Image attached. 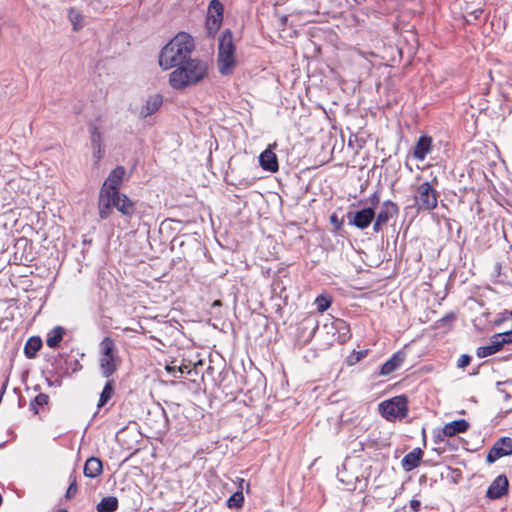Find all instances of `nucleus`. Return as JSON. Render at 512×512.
<instances>
[{"label":"nucleus","mask_w":512,"mask_h":512,"mask_svg":"<svg viewBox=\"0 0 512 512\" xmlns=\"http://www.w3.org/2000/svg\"><path fill=\"white\" fill-rule=\"evenodd\" d=\"M244 505V495L241 490L234 492L227 500L229 508H241Z\"/></svg>","instance_id":"31"},{"label":"nucleus","mask_w":512,"mask_h":512,"mask_svg":"<svg viewBox=\"0 0 512 512\" xmlns=\"http://www.w3.org/2000/svg\"><path fill=\"white\" fill-rule=\"evenodd\" d=\"M115 195L105 190H100L98 207L101 219H106L111 215L112 208L115 207Z\"/></svg>","instance_id":"16"},{"label":"nucleus","mask_w":512,"mask_h":512,"mask_svg":"<svg viewBox=\"0 0 512 512\" xmlns=\"http://www.w3.org/2000/svg\"><path fill=\"white\" fill-rule=\"evenodd\" d=\"M162 102V97L159 94L150 96L140 110V117L147 118L155 113L161 107Z\"/></svg>","instance_id":"24"},{"label":"nucleus","mask_w":512,"mask_h":512,"mask_svg":"<svg viewBox=\"0 0 512 512\" xmlns=\"http://www.w3.org/2000/svg\"><path fill=\"white\" fill-rule=\"evenodd\" d=\"M432 148V138L429 136H421L413 148V157L419 161H423Z\"/></svg>","instance_id":"18"},{"label":"nucleus","mask_w":512,"mask_h":512,"mask_svg":"<svg viewBox=\"0 0 512 512\" xmlns=\"http://www.w3.org/2000/svg\"><path fill=\"white\" fill-rule=\"evenodd\" d=\"M479 356V358H484L486 356H489L490 354H486V353H483V354H477Z\"/></svg>","instance_id":"50"},{"label":"nucleus","mask_w":512,"mask_h":512,"mask_svg":"<svg viewBox=\"0 0 512 512\" xmlns=\"http://www.w3.org/2000/svg\"><path fill=\"white\" fill-rule=\"evenodd\" d=\"M114 342L110 337H105L100 343V352H113Z\"/></svg>","instance_id":"38"},{"label":"nucleus","mask_w":512,"mask_h":512,"mask_svg":"<svg viewBox=\"0 0 512 512\" xmlns=\"http://www.w3.org/2000/svg\"><path fill=\"white\" fill-rule=\"evenodd\" d=\"M405 355L406 354H393V356L380 367L379 375L388 376L399 369L405 361Z\"/></svg>","instance_id":"21"},{"label":"nucleus","mask_w":512,"mask_h":512,"mask_svg":"<svg viewBox=\"0 0 512 512\" xmlns=\"http://www.w3.org/2000/svg\"><path fill=\"white\" fill-rule=\"evenodd\" d=\"M103 472V463L98 457H89L83 468V473L88 478H96Z\"/></svg>","instance_id":"22"},{"label":"nucleus","mask_w":512,"mask_h":512,"mask_svg":"<svg viewBox=\"0 0 512 512\" xmlns=\"http://www.w3.org/2000/svg\"><path fill=\"white\" fill-rule=\"evenodd\" d=\"M239 355L240 354L230 355L229 364L232 368V373L225 372L219 382L218 389L224 395V400L227 402L236 400L238 393L241 391L236 380V373H238V370L235 365V362L238 360L237 356Z\"/></svg>","instance_id":"6"},{"label":"nucleus","mask_w":512,"mask_h":512,"mask_svg":"<svg viewBox=\"0 0 512 512\" xmlns=\"http://www.w3.org/2000/svg\"><path fill=\"white\" fill-rule=\"evenodd\" d=\"M169 83L174 89H184L195 85L207 76V64L199 59H189L175 67Z\"/></svg>","instance_id":"2"},{"label":"nucleus","mask_w":512,"mask_h":512,"mask_svg":"<svg viewBox=\"0 0 512 512\" xmlns=\"http://www.w3.org/2000/svg\"><path fill=\"white\" fill-rule=\"evenodd\" d=\"M510 382L512 383V380H507V381H504V382H502V381H498V382L496 383L498 390H499V391H501V392H504L503 390H501V389H500V386H501V385H503V384H505V383H510Z\"/></svg>","instance_id":"47"},{"label":"nucleus","mask_w":512,"mask_h":512,"mask_svg":"<svg viewBox=\"0 0 512 512\" xmlns=\"http://www.w3.org/2000/svg\"><path fill=\"white\" fill-rule=\"evenodd\" d=\"M509 481L506 475H498L486 491V497L490 500H497L508 494Z\"/></svg>","instance_id":"12"},{"label":"nucleus","mask_w":512,"mask_h":512,"mask_svg":"<svg viewBox=\"0 0 512 512\" xmlns=\"http://www.w3.org/2000/svg\"><path fill=\"white\" fill-rule=\"evenodd\" d=\"M250 396H249V400L250 401H253L254 400V396H257L259 397L260 396V390L258 388H252V389H249L248 392H247Z\"/></svg>","instance_id":"44"},{"label":"nucleus","mask_w":512,"mask_h":512,"mask_svg":"<svg viewBox=\"0 0 512 512\" xmlns=\"http://www.w3.org/2000/svg\"><path fill=\"white\" fill-rule=\"evenodd\" d=\"M414 200L419 211H431L437 207L438 193L432 184L426 181L417 187Z\"/></svg>","instance_id":"7"},{"label":"nucleus","mask_w":512,"mask_h":512,"mask_svg":"<svg viewBox=\"0 0 512 512\" xmlns=\"http://www.w3.org/2000/svg\"><path fill=\"white\" fill-rule=\"evenodd\" d=\"M98 362L101 375L107 379H110L122 365L119 354H100Z\"/></svg>","instance_id":"10"},{"label":"nucleus","mask_w":512,"mask_h":512,"mask_svg":"<svg viewBox=\"0 0 512 512\" xmlns=\"http://www.w3.org/2000/svg\"><path fill=\"white\" fill-rule=\"evenodd\" d=\"M303 324L311 329V333H314L317 329V321L312 317H308L304 320Z\"/></svg>","instance_id":"42"},{"label":"nucleus","mask_w":512,"mask_h":512,"mask_svg":"<svg viewBox=\"0 0 512 512\" xmlns=\"http://www.w3.org/2000/svg\"><path fill=\"white\" fill-rule=\"evenodd\" d=\"M239 361L241 362L242 366H244V358H240Z\"/></svg>","instance_id":"54"},{"label":"nucleus","mask_w":512,"mask_h":512,"mask_svg":"<svg viewBox=\"0 0 512 512\" xmlns=\"http://www.w3.org/2000/svg\"><path fill=\"white\" fill-rule=\"evenodd\" d=\"M248 362H249L250 367H252L253 366V362H252V360L249 357H248Z\"/></svg>","instance_id":"52"},{"label":"nucleus","mask_w":512,"mask_h":512,"mask_svg":"<svg viewBox=\"0 0 512 512\" xmlns=\"http://www.w3.org/2000/svg\"><path fill=\"white\" fill-rule=\"evenodd\" d=\"M368 354H350L346 358V363L349 366L355 365L356 363L360 362L362 359H364Z\"/></svg>","instance_id":"40"},{"label":"nucleus","mask_w":512,"mask_h":512,"mask_svg":"<svg viewBox=\"0 0 512 512\" xmlns=\"http://www.w3.org/2000/svg\"><path fill=\"white\" fill-rule=\"evenodd\" d=\"M249 490H250V484H249V483H247V484H246V492H247V493H249Z\"/></svg>","instance_id":"51"},{"label":"nucleus","mask_w":512,"mask_h":512,"mask_svg":"<svg viewBox=\"0 0 512 512\" xmlns=\"http://www.w3.org/2000/svg\"><path fill=\"white\" fill-rule=\"evenodd\" d=\"M341 482H346V483H349V481H346L344 478L340 477L339 478Z\"/></svg>","instance_id":"53"},{"label":"nucleus","mask_w":512,"mask_h":512,"mask_svg":"<svg viewBox=\"0 0 512 512\" xmlns=\"http://www.w3.org/2000/svg\"><path fill=\"white\" fill-rule=\"evenodd\" d=\"M69 481H70V484H69L68 489H67L66 494H65V498L68 499V500H70L73 497H75V495L78 492V485H77V478H76V475H75V471H73L70 474Z\"/></svg>","instance_id":"34"},{"label":"nucleus","mask_w":512,"mask_h":512,"mask_svg":"<svg viewBox=\"0 0 512 512\" xmlns=\"http://www.w3.org/2000/svg\"><path fill=\"white\" fill-rule=\"evenodd\" d=\"M508 321H512V310H505L504 312L500 313L499 317L494 320V325L499 327Z\"/></svg>","instance_id":"36"},{"label":"nucleus","mask_w":512,"mask_h":512,"mask_svg":"<svg viewBox=\"0 0 512 512\" xmlns=\"http://www.w3.org/2000/svg\"><path fill=\"white\" fill-rule=\"evenodd\" d=\"M115 393V381L113 379H107L102 392L100 393V397L98 400L97 407L102 408L105 406L109 400L112 398V396Z\"/></svg>","instance_id":"26"},{"label":"nucleus","mask_w":512,"mask_h":512,"mask_svg":"<svg viewBox=\"0 0 512 512\" xmlns=\"http://www.w3.org/2000/svg\"><path fill=\"white\" fill-rule=\"evenodd\" d=\"M223 4L219 0H211L208 6L206 28L210 35L215 34L223 20Z\"/></svg>","instance_id":"8"},{"label":"nucleus","mask_w":512,"mask_h":512,"mask_svg":"<svg viewBox=\"0 0 512 512\" xmlns=\"http://www.w3.org/2000/svg\"><path fill=\"white\" fill-rule=\"evenodd\" d=\"M471 355L470 354H462L461 357L457 361V366L459 368H465L468 366L471 362Z\"/></svg>","instance_id":"41"},{"label":"nucleus","mask_w":512,"mask_h":512,"mask_svg":"<svg viewBox=\"0 0 512 512\" xmlns=\"http://www.w3.org/2000/svg\"><path fill=\"white\" fill-rule=\"evenodd\" d=\"M379 412L383 418L390 422L405 418L409 412L408 397L399 395L381 402Z\"/></svg>","instance_id":"5"},{"label":"nucleus","mask_w":512,"mask_h":512,"mask_svg":"<svg viewBox=\"0 0 512 512\" xmlns=\"http://www.w3.org/2000/svg\"><path fill=\"white\" fill-rule=\"evenodd\" d=\"M57 512H68L66 509H59Z\"/></svg>","instance_id":"55"},{"label":"nucleus","mask_w":512,"mask_h":512,"mask_svg":"<svg viewBox=\"0 0 512 512\" xmlns=\"http://www.w3.org/2000/svg\"><path fill=\"white\" fill-rule=\"evenodd\" d=\"M208 357H209V365L205 369V372L208 375L213 376V374L215 372V367L212 365L213 363H217L218 368H221L222 366H223V368L225 367L226 359L223 357V354H219V353L208 354Z\"/></svg>","instance_id":"28"},{"label":"nucleus","mask_w":512,"mask_h":512,"mask_svg":"<svg viewBox=\"0 0 512 512\" xmlns=\"http://www.w3.org/2000/svg\"><path fill=\"white\" fill-rule=\"evenodd\" d=\"M169 328H172V326L170 324H166L165 327L161 328V331H164V330L167 331V329H169Z\"/></svg>","instance_id":"49"},{"label":"nucleus","mask_w":512,"mask_h":512,"mask_svg":"<svg viewBox=\"0 0 512 512\" xmlns=\"http://www.w3.org/2000/svg\"><path fill=\"white\" fill-rule=\"evenodd\" d=\"M118 509V499L114 496H108L101 499L97 504V512H115Z\"/></svg>","instance_id":"27"},{"label":"nucleus","mask_w":512,"mask_h":512,"mask_svg":"<svg viewBox=\"0 0 512 512\" xmlns=\"http://www.w3.org/2000/svg\"><path fill=\"white\" fill-rule=\"evenodd\" d=\"M28 359H34L38 354H25Z\"/></svg>","instance_id":"48"},{"label":"nucleus","mask_w":512,"mask_h":512,"mask_svg":"<svg viewBox=\"0 0 512 512\" xmlns=\"http://www.w3.org/2000/svg\"><path fill=\"white\" fill-rule=\"evenodd\" d=\"M423 451L421 448H414L411 452L407 453L401 460L402 468L406 472H410L417 468L422 460Z\"/></svg>","instance_id":"17"},{"label":"nucleus","mask_w":512,"mask_h":512,"mask_svg":"<svg viewBox=\"0 0 512 512\" xmlns=\"http://www.w3.org/2000/svg\"><path fill=\"white\" fill-rule=\"evenodd\" d=\"M330 220H331V222H332V223L336 224L338 228H339V227L341 226V224H342L341 222H338L337 216H336V215H334V214L330 217Z\"/></svg>","instance_id":"46"},{"label":"nucleus","mask_w":512,"mask_h":512,"mask_svg":"<svg viewBox=\"0 0 512 512\" xmlns=\"http://www.w3.org/2000/svg\"><path fill=\"white\" fill-rule=\"evenodd\" d=\"M115 208L126 217L133 216L136 210L133 201L121 193L115 195Z\"/></svg>","instance_id":"19"},{"label":"nucleus","mask_w":512,"mask_h":512,"mask_svg":"<svg viewBox=\"0 0 512 512\" xmlns=\"http://www.w3.org/2000/svg\"><path fill=\"white\" fill-rule=\"evenodd\" d=\"M238 490H243L245 480L243 478H237Z\"/></svg>","instance_id":"45"},{"label":"nucleus","mask_w":512,"mask_h":512,"mask_svg":"<svg viewBox=\"0 0 512 512\" xmlns=\"http://www.w3.org/2000/svg\"><path fill=\"white\" fill-rule=\"evenodd\" d=\"M125 174V168L123 166H117L114 170L110 172L101 190H105L106 192L113 194L120 193L119 187L124 179Z\"/></svg>","instance_id":"14"},{"label":"nucleus","mask_w":512,"mask_h":512,"mask_svg":"<svg viewBox=\"0 0 512 512\" xmlns=\"http://www.w3.org/2000/svg\"><path fill=\"white\" fill-rule=\"evenodd\" d=\"M398 213V207L395 203L391 201H386L383 203L381 210L378 212L375 217V222L373 224L374 232L378 233L382 226L385 225L391 217Z\"/></svg>","instance_id":"13"},{"label":"nucleus","mask_w":512,"mask_h":512,"mask_svg":"<svg viewBox=\"0 0 512 512\" xmlns=\"http://www.w3.org/2000/svg\"><path fill=\"white\" fill-rule=\"evenodd\" d=\"M511 454L512 438L504 436L498 439L491 447V449L488 451L486 461L487 463L492 464L501 457L509 456Z\"/></svg>","instance_id":"9"},{"label":"nucleus","mask_w":512,"mask_h":512,"mask_svg":"<svg viewBox=\"0 0 512 512\" xmlns=\"http://www.w3.org/2000/svg\"><path fill=\"white\" fill-rule=\"evenodd\" d=\"M104 156L103 145L92 147V157L95 164H98Z\"/></svg>","instance_id":"39"},{"label":"nucleus","mask_w":512,"mask_h":512,"mask_svg":"<svg viewBox=\"0 0 512 512\" xmlns=\"http://www.w3.org/2000/svg\"><path fill=\"white\" fill-rule=\"evenodd\" d=\"M89 132H90L91 147L103 145L102 135H101V132L96 124H94V123L90 124Z\"/></svg>","instance_id":"32"},{"label":"nucleus","mask_w":512,"mask_h":512,"mask_svg":"<svg viewBox=\"0 0 512 512\" xmlns=\"http://www.w3.org/2000/svg\"><path fill=\"white\" fill-rule=\"evenodd\" d=\"M509 397H510V395L505 392V398L508 399Z\"/></svg>","instance_id":"57"},{"label":"nucleus","mask_w":512,"mask_h":512,"mask_svg":"<svg viewBox=\"0 0 512 512\" xmlns=\"http://www.w3.org/2000/svg\"><path fill=\"white\" fill-rule=\"evenodd\" d=\"M57 357L61 360L63 359L67 365L69 364V367L66 368L67 373H69V371L76 373L82 369V365L77 359H70V354H57Z\"/></svg>","instance_id":"30"},{"label":"nucleus","mask_w":512,"mask_h":512,"mask_svg":"<svg viewBox=\"0 0 512 512\" xmlns=\"http://www.w3.org/2000/svg\"><path fill=\"white\" fill-rule=\"evenodd\" d=\"M375 218V211L373 208H364L356 212H348V224L357 227L358 229L367 228Z\"/></svg>","instance_id":"11"},{"label":"nucleus","mask_w":512,"mask_h":512,"mask_svg":"<svg viewBox=\"0 0 512 512\" xmlns=\"http://www.w3.org/2000/svg\"><path fill=\"white\" fill-rule=\"evenodd\" d=\"M217 64L222 75L230 74L236 64L235 46L229 29L225 30L219 39Z\"/></svg>","instance_id":"3"},{"label":"nucleus","mask_w":512,"mask_h":512,"mask_svg":"<svg viewBox=\"0 0 512 512\" xmlns=\"http://www.w3.org/2000/svg\"><path fill=\"white\" fill-rule=\"evenodd\" d=\"M65 334V329L62 326H56L48 332L46 343L50 349H56L59 347L60 342Z\"/></svg>","instance_id":"25"},{"label":"nucleus","mask_w":512,"mask_h":512,"mask_svg":"<svg viewBox=\"0 0 512 512\" xmlns=\"http://www.w3.org/2000/svg\"><path fill=\"white\" fill-rule=\"evenodd\" d=\"M438 440H439V441H442V440H443V439L441 438V436H440V435L437 437V440H435V441L437 442Z\"/></svg>","instance_id":"56"},{"label":"nucleus","mask_w":512,"mask_h":512,"mask_svg":"<svg viewBox=\"0 0 512 512\" xmlns=\"http://www.w3.org/2000/svg\"><path fill=\"white\" fill-rule=\"evenodd\" d=\"M512 343V330L494 334L488 346L478 347L477 352H498L505 344Z\"/></svg>","instance_id":"15"},{"label":"nucleus","mask_w":512,"mask_h":512,"mask_svg":"<svg viewBox=\"0 0 512 512\" xmlns=\"http://www.w3.org/2000/svg\"><path fill=\"white\" fill-rule=\"evenodd\" d=\"M194 50V40L186 32H179L161 50L159 65L167 70L191 59Z\"/></svg>","instance_id":"1"},{"label":"nucleus","mask_w":512,"mask_h":512,"mask_svg":"<svg viewBox=\"0 0 512 512\" xmlns=\"http://www.w3.org/2000/svg\"><path fill=\"white\" fill-rule=\"evenodd\" d=\"M409 505L414 512H418L421 509V502L419 500L412 499L410 500Z\"/></svg>","instance_id":"43"},{"label":"nucleus","mask_w":512,"mask_h":512,"mask_svg":"<svg viewBox=\"0 0 512 512\" xmlns=\"http://www.w3.org/2000/svg\"><path fill=\"white\" fill-rule=\"evenodd\" d=\"M456 319L455 314L448 313L444 317H442L440 320L437 321L436 327L437 328H444L446 326H450L451 323Z\"/></svg>","instance_id":"37"},{"label":"nucleus","mask_w":512,"mask_h":512,"mask_svg":"<svg viewBox=\"0 0 512 512\" xmlns=\"http://www.w3.org/2000/svg\"><path fill=\"white\" fill-rule=\"evenodd\" d=\"M49 402V396L44 393H39L30 401V410L36 415L39 413V409L44 407Z\"/></svg>","instance_id":"29"},{"label":"nucleus","mask_w":512,"mask_h":512,"mask_svg":"<svg viewBox=\"0 0 512 512\" xmlns=\"http://www.w3.org/2000/svg\"><path fill=\"white\" fill-rule=\"evenodd\" d=\"M200 354H193V359L185 360L182 359L180 364H177V360H173L170 364H166L165 369L168 373L173 374L176 378H181L184 374L191 376L190 380L196 382V376L204 378V363L202 359H199Z\"/></svg>","instance_id":"4"},{"label":"nucleus","mask_w":512,"mask_h":512,"mask_svg":"<svg viewBox=\"0 0 512 512\" xmlns=\"http://www.w3.org/2000/svg\"><path fill=\"white\" fill-rule=\"evenodd\" d=\"M315 304L317 305V310L322 313L329 308L331 299L328 296L320 295L316 298Z\"/></svg>","instance_id":"35"},{"label":"nucleus","mask_w":512,"mask_h":512,"mask_svg":"<svg viewBox=\"0 0 512 512\" xmlns=\"http://www.w3.org/2000/svg\"><path fill=\"white\" fill-rule=\"evenodd\" d=\"M42 345V339L38 336H33L26 342L24 352H38L42 348Z\"/></svg>","instance_id":"33"},{"label":"nucleus","mask_w":512,"mask_h":512,"mask_svg":"<svg viewBox=\"0 0 512 512\" xmlns=\"http://www.w3.org/2000/svg\"><path fill=\"white\" fill-rule=\"evenodd\" d=\"M470 427V424L465 419L454 420L444 425L442 429L443 436L453 437L460 433H465Z\"/></svg>","instance_id":"20"},{"label":"nucleus","mask_w":512,"mask_h":512,"mask_svg":"<svg viewBox=\"0 0 512 512\" xmlns=\"http://www.w3.org/2000/svg\"><path fill=\"white\" fill-rule=\"evenodd\" d=\"M260 166L269 172H276L279 168L276 154L270 149H266L259 156Z\"/></svg>","instance_id":"23"}]
</instances>
